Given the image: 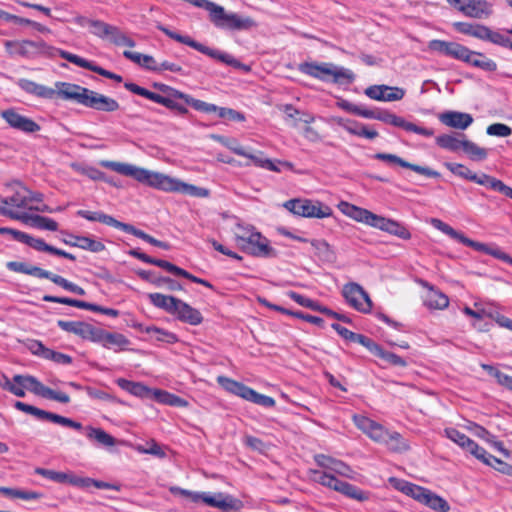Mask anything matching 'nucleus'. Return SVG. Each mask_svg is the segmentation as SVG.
I'll return each mask as SVG.
<instances>
[{"label": "nucleus", "instance_id": "2", "mask_svg": "<svg viewBox=\"0 0 512 512\" xmlns=\"http://www.w3.org/2000/svg\"><path fill=\"white\" fill-rule=\"evenodd\" d=\"M58 88V96L63 100H72L76 103L101 112H114L120 107L114 98L90 90L78 84L58 81L55 83Z\"/></svg>", "mask_w": 512, "mask_h": 512}, {"label": "nucleus", "instance_id": "19", "mask_svg": "<svg viewBox=\"0 0 512 512\" xmlns=\"http://www.w3.org/2000/svg\"><path fill=\"white\" fill-rule=\"evenodd\" d=\"M454 30L458 33L475 37L482 41L492 42L495 31L488 26L479 23L454 22L452 24Z\"/></svg>", "mask_w": 512, "mask_h": 512}, {"label": "nucleus", "instance_id": "64", "mask_svg": "<svg viewBox=\"0 0 512 512\" xmlns=\"http://www.w3.org/2000/svg\"><path fill=\"white\" fill-rule=\"evenodd\" d=\"M466 451L484 464H492L490 457H493V455L488 453L483 447L479 446L474 440L471 441V444H469Z\"/></svg>", "mask_w": 512, "mask_h": 512}, {"label": "nucleus", "instance_id": "23", "mask_svg": "<svg viewBox=\"0 0 512 512\" xmlns=\"http://www.w3.org/2000/svg\"><path fill=\"white\" fill-rule=\"evenodd\" d=\"M61 233L68 236V239H63L66 245L71 247H78L93 253H99L105 250V245L99 241L88 236H80L72 233L62 231Z\"/></svg>", "mask_w": 512, "mask_h": 512}, {"label": "nucleus", "instance_id": "28", "mask_svg": "<svg viewBox=\"0 0 512 512\" xmlns=\"http://www.w3.org/2000/svg\"><path fill=\"white\" fill-rule=\"evenodd\" d=\"M35 474L40 475L46 479L60 484H70L74 487L79 485V477L72 472H60L50 469L37 467L34 470Z\"/></svg>", "mask_w": 512, "mask_h": 512}, {"label": "nucleus", "instance_id": "62", "mask_svg": "<svg viewBox=\"0 0 512 512\" xmlns=\"http://www.w3.org/2000/svg\"><path fill=\"white\" fill-rule=\"evenodd\" d=\"M315 481L325 487L338 491L343 480L338 479L330 473L316 471Z\"/></svg>", "mask_w": 512, "mask_h": 512}, {"label": "nucleus", "instance_id": "24", "mask_svg": "<svg viewBox=\"0 0 512 512\" xmlns=\"http://www.w3.org/2000/svg\"><path fill=\"white\" fill-rule=\"evenodd\" d=\"M196 102L200 105L192 106V108L197 111L204 112L207 114L216 112L220 118L228 119L231 121L241 122V121L245 120L244 115L241 112H238L234 109L226 108V107H218L215 104L207 103V102L199 100V99H196Z\"/></svg>", "mask_w": 512, "mask_h": 512}, {"label": "nucleus", "instance_id": "48", "mask_svg": "<svg viewBox=\"0 0 512 512\" xmlns=\"http://www.w3.org/2000/svg\"><path fill=\"white\" fill-rule=\"evenodd\" d=\"M248 243L251 245V251L254 255L266 256L269 253L268 240L259 232H252L248 237Z\"/></svg>", "mask_w": 512, "mask_h": 512}, {"label": "nucleus", "instance_id": "12", "mask_svg": "<svg viewBox=\"0 0 512 512\" xmlns=\"http://www.w3.org/2000/svg\"><path fill=\"white\" fill-rule=\"evenodd\" d=\"M124 87L128 91L136 95L142 96L144 98H147L157 104L163 105L167 109L176 111L180 115H186L189 112L185 105L176 101L177 99H180L179 97H164L163 95L152 92L133 82H125Z\"/></svg>", "mask_w": 512, "mask_h": 512}, {"label": "nucleus", "instance_id": "33", "mask_svg": "<svg viewBox=\"0 0 512 512\" xmlns=\"http://www.w3.org/2000/svg\"><path fill=\"white\" fill-rule=\"evenodd\" d=\"M389 483L394 489L415 499L418 502L421 498V495L425 492V487L419 486L417 484L397 477H390Z\"/></svg>", "mask_w": 512, "mask_h": 512}, {"label": "nucleus", "instance_id": "20", "mask_svg": "<svg viewBox=\"0 0 512 512\" xmlns=\"http://www.w3.org/2000/svg\"><path fill=\"white\" fill-rule=\"evenodd\" d=\"M313 120V116L309 113L300 112L296 109H292L290 106V125L298 127L303 136L309 141H317L319 140V134L312 127L309 126V123Z\"/></svg>", "mask_w": 512, "mask_h": 512}, {"label": "nucleus", "instance_id": "41", "mask_svg": "<svg viewBox=\"0 0 512 512\" xmlns=\"http://www.w3.org/2000/svg\"><path fill=\"white\" fill-rule=\"evenodd\" d=\"M152 87L159 90L160 92L166 94L165 97H179L180 100H183L185 104H187L191 107L200 105L196 102V99L193 98L191 95L186 94L180 90H177L167 84L160 83V82H154L152 84Z\"/></svg>", "mask_w": 512, "mask_h": 512}, {"label": "nucleus", "instance_id": "35", "mask_svg": "<svg viewBox=\"0 0 512 512\" xmlns=\"http://www.w3.org/2000/svg\"><path fill=\"white\" fill-rule=\"evenodd\" d=\"M8 270L16 273L31 275L38 278L49 277L48 270L42 269L38 266L28 265L25 262L9 261L6 264Z\"/></svg>", "mask_w": 512, "mask_h": 512}, {"label": "nucleus", "instance_id": "44", "mask_svg": "<svg viewBox=\"0 0 512 512\" xmlns=\"http://www.w3.org/2000/svg\"><path fill=\"white\" fill-rule=\"evenodd\" d=\"M86 436L103 447H111L116 443V439L101 428L86 427Z\"/></svg>", "mask_w": 512, "mask_h": 512}, {"label": "nucleus", "instance_id": "15", "mask_svg": "<svg viewBox=\"0 0 512 512\" xmlns=\"http://www.w3.org/2000/svg\"><path fill=\"white\" fill-rule=\"evenodd\" d=\"M467 17L475 19L488 18L493 13L492 5L487 0H447Z\"/></svg>", "mask_w": 512, "mask_h": 512}, {"label": "nucleus", "instance_id": "39", "mask_svg": "<svg viewBox=\"0 0 512 512\" xmlns=\"http://www.w3.org/2000/svg\"><path fill=\"white\" fill-rule=\"evenodd\" d=\"M14 380L21 386H26V389L30 392L43 398H45L46 391L49 388L43 385L36 377L32 375L16 374L14 375Z\"/></svg>", "mask_w": 512, "mask_h": 512}, {"label": "nucleus", "instance_id": "45", "mask_svg": "<svg viewBox=\"0 0 512 512\" xmlns=\"http://www.w3.org/2000/svg\"><path fill=\"white\" fill-rule=\"evenodd\" d=\"M104 32L108 33V39L116 46H127L130 48L135 47V41L123 33L117 26H105Z\"/></svg>", "mask_w": 512, "mask_h": 512}, {"label": "nucleus", "instance_id": "51", "mask_svg": "<svg viewBox=\"0 0 512 512\" xmlns=\"http://www.w3.org/2000/svg\"><path fill=\"white\" fill-rule=\"evenodd\" d=\"M48 274H49V277H46V279H49L56 285L62 287L63 289H65L69 292H72L74 294L80 295V296L85 295V290L82 287H80L79 285L67 280L66 278H64L60 275L54 274L50 271H48Z\"/></svg>", "mask_w": 512, "mask_h": 512}, {"label": "nucleus", "instance_id": "55", "mask_svg": "<svg viewBox=\"0 0 512 512\" xmlns=\"http://www.w3.org/2000/svg\"><path fill=\"white\" fill-rule=\"evenodd\" d=\"M209 500L211 502V507L221 509L224 512H236L243 507V503L241 500L229 494L225 498L224 502H215L213 499Z\"/></svg>", "mask_w": 512, "mask_h": 512}, {"label": "nucleus", "instance_id": "37", "mask_svg": "<svg viewBox=\"0 0 512 512\" xmlns=\"http://www.w3.org/2000/svg\"><path fill=\"white\" fill-rule=\"evenodd\" d=\"M310 245L320 261L332 263L336 260V253L327 241L313 239L310 240Z\"/></svg>", "mask_w": 512, "mask_h": 512}, {"label": "nucleus", "instance_id": "27", "mask_svg": "<svg viewBox=\"0 0 512 512\" xmlns=\"http://www.w3.org/2000/svg\"><path fill=\"white\" fill-rule=\"evenodd\" d=\"M176 306L177 308L172 315H175L179 321L190 324L192 326L200 325L203 322V316L201 312L198 309L190 306L188 303L180 299Z\"/></svg>", "mask_w": 512, "mask_h": 512}, {"label": "nucleus", "instance_id": "6", "mask_svg": "<svg viewBox=\"0 0 512 512\" xmlns=\"http://www.w3.org/2000/svg\"><path fill=\"white\" fill-rule=\"evenodd\" d=\"M299 70L313 78L321 81H332L337 84H351L355 80L354 73L344 67H338L333 63L304 62L299 65Z\"/></svg>", "mask_w": 512, "mask_h": 512}, {"label": "nucleus", "instance_id": "32", "mask_svg": "<svg viewBox=\"0 0 512 512\" xmlns=\"http://www.w3.org/2000/svg\"><path fill=\"white\" fill-rule=\"evenodd\" d=\"M356 115L366 119L379 120L392 126H395V122L397 119V115L390 112L389 110L379 108L369 109L362 105H358Z\"/></svg>", "mask_w": 512, "mask_h": 512}, {"label": "nucleus", "instance_id": "18", "mask_svg": "<svg viewBox=\"0 0 512 512\" xmlns=\"http://www.w3.org/2000/svg\"><path fill=\"white\" fill-rule=\"evenodd\" d=\"M377 160L387 162L390 165H398L402 168L410 169L418 174L424 175L430 178H440L441 174L426 166H420L417 164L410 163L396 154L378 152L373 156Z\"/></svg>", "mask_w": 512, "mask_h": 512}, {"label": "nucleus", "instance_id": "1", "mask_svg": "<svg viewBox=\"0 0 512 512\" xmlns=\"http://www.w3.org/2000/svg\"><path fill=\"white\" fill-rule=\"evenodd\" d=\"M109 167L121 175L130 176L140 183L165 192H179L194 197H207L209 195V191L206 188L197 187L168 175L153 172L132 164L111 162Z\"/></svg>", "mask_w": 512, "mask_h": 512}, {"label": "nucleus", "instance_id": "5", "mask_svg": "<svg viewBox=\"0 0 512 512\" xmlns=\"http://www.w3.org/2000/svg\"><path fill=\"white\" fill-rule=\"evenodd\" d=\"M430 223L435 229L441 231L445 235L458 241L459 243L463 244L464 246L470 247V248L474 249L475 251L482 252L484 254L493 256L494 258H496L498 260H501L503 262H506V263H509L512 265V257L509 256L507 253L503 252L500 248L493 247L488 244L472 240V239L468 238L467 236H465L462 232L455 230L449 224L445 223L444 221H442L438 218H431Z\"/></svg>", "mask_w": 512, "mask_h": 512}, {"label": "nucleus", "instance_id": "50", "mask_svg": "<svg viewBox=\"0 0 512 512\" xmlns=\"http://www.w3.org/2000/svg\"><path fill=\"white\" fill-rule=\"evenodd\" d=\"M344 127L352 135L364 137L367 139H375L378 137V132L376 130L370 129L367 125L356 121L349 120Z\"/></svg>", "mask_w": 512, "mask_h": 512}, {"label": "nucleus", "instance_id": "57", "mask_svg": "<svg viewBox=\"0 0 512 512\" xmlns=\"http://www.w3.org/2000/svg\"><path fill=\"white\" fill-rule=\"evenodd\" d=\"M10 235L13 240L26 244L27 246L31 247L33 246V243L35 241V237L22 232L20 230H16L9 227H0V235Z\"/></svg>", "mask_w": 512, "mask_h": 512}, {"label": "nucleus", "instance_id": "21", "mask_svg": "<svg viewBox=\"0 0 512 512\" xmlns=\"http://www.w3.org/2000/svg\"><path fill=\"white\" fill-rule=\"evenodd\" d=\"M373 228H377L381 231L387 232L402 240H409L412 237L411 232L404 224L393 219L385 218L380 215H377Z\"/></svg>", "mask_w": 512, "mask_h": 512}, {"label": "nucleus", "instance_id": "8", "mask_svg": "<svg viewBox=\"0 0 512 512\" xmlns=\"http://www.w3.org/2000/svg\"><path fill=\"white\" fill-rule=\"evenodd\" d=\"M6 51L10 55H18L28 59H34L38 56H54L59 55L58 48L48 45L45 41L32 40H7L5 42Z\"/></svg>", "mask_w": 512, "mask_h": 512}, {"label": "nucleus", "instance_id": "13", "mask_svg": "<svg viewBox=\"0 0 512 512\" xmlns=\"http://www.w3.org/2000/svg\"><path fill=\"white\" fill-rule=\"evenodd\" d=\"M14 407L17 410L22 411L27 414H30L40 420H47V421H50V422H53V423H56V424H59V425L65 426V427L73 428L75 430L82 429V424L80 422L74 421L70 418H67V417L46 411V410H42L40 408H37L30 404H26L21 401H16L14 403Z\"/></svg>", "mask_w": 512, "mask_h": 512}, {"label": "nucleus", "instance_id": "40", "mask_svg": "<svg viewBox=\"0 0 512 512\" xmlns=\"http://www.w3.org/2000/svg\"><path fill=\"white\" fill-rule=\"evenodd\" d=\"M331 328L335 330L338 333V335H340L343 339L359 343L362 346H364L367 350H369V347L372 345L373 339L363 334L355 333L338 323H332Z\"/></svg>", "mask_w": 512, "mask_h": 512}, {"label": "nucleus", "instance_id": "56", "mask_svg": "<svg viewBox=\"0 0 512 512\" xmlns=\"http://www.w3.org/2000/svg\"><path fill=\"white\" fill-rule=\"evenodd\" d=\"M444 166L454 175L461 177L463 179L469 180L474 182V180H477L476 176L478 174L472 172L469 168H467L465 165L460 163H453V162H446Z\"/></svg>", "mask_w": 512, "mask_h": 512}, {"label": "nucleus", "instance_id": "36", "mask_svg": "<svg viewBox=\"0 0 512 512\" xmlns=\"http://www.w3.org/2000/svg\"><path fill=\"white\" fill-rule=\"evenodd\" d=\"M419 503L437 512H448L450 510L449 503L443 497L433 493L427 488H425V492L421 495Z\"/></svg>", "mask_w": 512, "mask_h": 512}, {"label": "nucleus", "instance_id": "29", "mask_svg": "<svg viewBox=\"0 0 512 512\" xmlns=\"http://www.w3.org/2000/svg\"><path fill=\"white\" fill-rule=\"evenodd\" d=\"M77 216L82 217L88 221L100 222L105 225L114 227L124 232L127 223L121 222L111 215L105 214L102 211H88V210H78L76 212Z\"/></svg>", "mask_w": 512, "mask_h": 512}, {"label": "nucleus", "instance_id": "43", "mask_svg": "<svg viewBox=\"0 0 512 512\" xmlns=\"http://www.w3.org/2000/svg\"><path fill=\"white\" fill-rule=\"evenodd\" d=\"M227 147L235 154L251 159L257 166L267 168L269 170H275L274 164L269 160H262L256 155L249 153L243 146L239 145L235 141L227 144Z\"/></svg>", "mask_w": 512, "mask_h": 512}, {"label": "nucleus", "instance_id": "54", "mask_svg": "<svg viewBox=\"0 0 512 512\" xmlns=\"http://www.w3.org/2000/svg\"><path fill=\"white\" fill-rule=\"evenodd\" d=\"M425 303L431 309H444L449 305V298L441 291L432 289Z\"/></svg>", "mask_w": 512, "mask_h": 512}, {"label": "nucleus", "instance_id": "60", "mask_svg": "<svg viewBox=\"0 0 512 512\" xmlns=\"http://www.w3.org/2000/svg\"><path fill=\"white\" fill-rule=\"evenodd\" d=\"M444 434L448 439H450L451 441H453L454 443H456L457 445H459L461 448H463L465 450L467 449V447L469 446V444H471V441L473 440L470 437H468L466 434L462 433L461 431H459L458 429L453 428V427L445 428Z\"/></svg>", "mask_w": 512, "mask_h": 512}, {"label": "nucleus", "instance_id": "26", "mask_svg": "<svg viewBox=\"0 0 512 512\" xmlns=\"http://www.w3.org/2000/svg\"><path fill=\"white\" fill-rule=\"evenodd\" d=\"M439 120L442 124L459 130H465L473 123L471 114L459 111H445L439 115Z\"/></svg>", "mask_w": 512, "mask_h": 512}, {"label": "nucleus", "instance_id": "46", "mask_svg": "<svg viewBox=\"0 0 512 512\" xmlns=\"http://www.w3.org/2000/svg\"><path fill=\"white\" fill-rule=\"evenodd\" d=\"M125 233H128V234H131L137 238H140L142 239L143 241L155 246V247H158V248H161V249H164V250H169L170 249V244L167 243V242H164V241H160L154 237H152L151 235L147 234L146 232H144L143 230H140L138 228H136L135 226L131 225V224H128L126 225V228L124 230Z\"/></svg>", "mask_w": 512, "mask_h": 512}, {"label": "nucleus", "instance_id": "10", "mask_svg": "<svg viewBox=\"0 0 512 512\" xmlns=\"http://www.w3.org/2000/svg\"><path fill=\"white\" fill-rule=\"evenodd\" d=\"M290 213L305 218L333 217L332 208L318 200L295 198L290 199Z\"/></svg>", "mask_w": 512, "mask_h": 512}, {"label": "nucleus", "instance_id": "9", "mask_svg": "<svg viewBox=\"0 0 512 512\" xmlns=\"http://www.w3.org/2000/svg\"><path fill=\"white\" fill-rule=\"evenodd\" d=\"M217 383L227 392L241 397L244 400L260 405L265 408L273 407L275 400L267 395L260 394L245 384L231 379L227 376L220 375L217 377Z\"/></svg>", "mask_w": 512, "mask_h": 512}, {"label": "nucleus", "instance_id": "58", "mask_svg": "<svg viewBox=\"0 0 512 512\" xmlns=\"http://www.w3.org/2000/svg\"><path fill=\"white\" fill-rule=\"evenodd\" d=\"M482 367L489 375L493 376L497 380L498 384L512 391V376L503 373L489 364H483Z\"/></svg>", "mask_w": 512, "mask_h": 512}, {"label": "nucleus", "instance_id": "59", "mask_svg": "<svg viewBox=\"0 0 512 512\" xmlns=\"http://www.w3.org/2000/svg\"><path fill=\"white\" fill-rule=\"evenodd\" d=\"M135 449L141 454H150L160 459L166 457L164 449L153 439L148 441L145 445L138 444Z\"/></svg>", "mask_w": 512, "mask_h": 512}, {"label": "nucleus", "instance_id": "22", "mask_svg": "<svg viewBox=\"0 0 512 512\" xmlns=\"http://www.w3.org/2000/svg\"><path fill=\"white\" fill-rule=\"evenodd\" d=\"M338 207L343 214L352 218L353 220L374 227L377 214H374L365 208L358 207L345 201H341Z\"/></svg>", "mask_w": 512, "mask_h": 512}, {"label": "nucleus", "instance_id": "63", "mask_svg": "<svg viewBox=\"0 0 512 512\" xmlns=\"http://www.w3.org/2000/svg\"><path fill=\"white\" fill-rule=\"evenodd\" d=\"M476 178H477V180H474L475 183L485 186L493 191H497V192L501 193V190L504 185V183L501 180H499L493 176H490L486 173H481V174L477 175Z\"/></svg>", "mask_w": 512, "mask_h": 512}, {"label": "nucleus", "instance_id": "52", "mask_svg": "<svg viewBox=\"0 0 512 512\" xmlns=\"http://www.w3.org/2000/svg\"><path fill=\"white\" fill-rule=\"evenodd\" d=\"M129 343L130 341L123 334L106 331L101 345L106 349H112L114 347L123 349L129 345Z\"/></svg>", "mask_w": 512, "mask_h": 512}, {"label": "nucleus", "instance_id": "30", "mask_svg": "<svg viewBox=\"0 0 512 512\" xmlns=\"http://www.w3.org/2000/svg\"><path fill=\"white\" fill-rule=\"evenodd\" d=\"M116 384L124 391L141 399H153L154 389H151L141 382L130 381L125 378H118Z\"/></svg>", "mask_w": 512, "mask_h": 512}, {"label": "nucleus", "instance_id": "38", "mask_svg": "<svg viewBox=\"0 0 512 512\" xmlns=\"http://www.w3.org/2000/svg\"><path fill=\"white\" fill-rule=\"evenodd\" d=\"M150 303L156 308L162 309L169 314H173L177 308L179 298L174 296L164 295L161 293H150L148 294Z\"/></svg>", "mask_w": 512, "mask_h": 512}, {"label": "nucleus", "instance_id": "7", "mask_svg": "<svg viewBox=\"0 0 512 512\" xmlns=\"http://www.w3.org/2000/svg\"><path fill=\"white\" fill-rule=\"evenodd\" d=\"M441 134L436 137L435 143L442 149L450 152H458L462 150L472 161H483L487 158L488 152L485 148L478 146L475 142L466 139L465 134Z\"/></svg>", "mask_w": 512, "mask_h": 512}, {"label": "nucleus", "instance_id": "61", "mask_svg": "<svg viewBox=\"0 0 512 512\" xmlns=\"http://www.w3.org/2000/svg\"><path fill=\"white\" fill-rule=\"evenodd\" d=\"M90 486H94L98 489H108L119 491L120 487L116 484L96 480L90 477H79V485L78 488H89Z\"/></svg>", "mask_w": 512, "mask_h": 512}, {"label": "nucleus", "instance_id": "49", "mask_svg": "<svg viewBox=\"0 0 512 512\" xmlns=\"http://www.w3.org/2000/svg\"><path fill=\"white\" fill-rule=\"evenodd\" d=\"M154 400L174 407H185L187 405V401L183 398L161 389H154Z\"/></svg>", "mask_w": 512, "mask_h": 512}, {"label": "nucleus", "instance_id": "31", "mask_svg": "<svg viewBox=\"0 0 512 512\" xmlns=\"http://www.w3.org/2000/svg\"><path fill=\"white\" fill-rule=\"evenodd\" d=\"M132 327L142 333L150 335L151 339H154L159 342L173 344L178 341V337L175 333L161 329L154 325L144 326L142 323H133Z\"/></svg>", "mask_w": 512, "mask_h": 512}, {"label": "nucleus", "instance_id": "14", "mask_svg": "<svg viewBox=\"0 0 512 512\" xmlns=\"http://www.w3.org/2000/svg\"><path fill=\"white\" fill-rule=\"evenodd\" d=\"M342 294L347 303L357 311L362 313L371 311L372 301L369 294L358 283L351 282L344 285Z\"/></svg>", "mask_w": 512, "mask_h": 512}, {"label": "nucleus", "instance_id": "11", "mask_svg": "<svg viewBox=\"0 0 512 512\" xmlns=\"http://www.w3.org/2000/svg\"><path fill=\"white\" fill-rule=\"evenodd\" d=\"M0 215L8 217L13 220H18L25 225L37 228L40 230L57 231L58 223L49 217L39 214H30L27 212H16L10 208L0 206Z\"/></svg>", "mask_w": 512, "mask_h": 512}, {"label": "nucleus", "instance_id": "4", "mask_svg": "<svg viewBox=\"0 0 512 512\" xmlns=\"http://www.w3.org/2000/svg\"><path fill=\"white\" fill-rule=\"evenodd\" d=\"M156 28L159 31L163 32L169 38H171L181 44H185L212 59H215V60H217L221 63H224L228 66H231L233 68L243 70L245 72L250 71V67L248 65L240 62L239 60H237L236 58H234L231 54H229L227 52L208 47V46L194 40L193 38H191L188 35H181L175 31L170 30L168 27H166L165 25H163L161 23L157 24Z\"/></svg>", "mask_w": 512, "mask_h": 512}, {"label": "nucleus", "instance_id": "25", "mask_svg": "<svg viewBox=\"0 0 512 512\" xmlns=\"http://www.w3.org/2000/svg\"><path fill=\"white\" fill-rule=\"evenodd\" d=\"M17 86L27 94L42 99L51 100L58 95V88L53 89L25 78L18 79Z\"/></svg>", "mask_w": 512, "mask_h": 512}, {"label": "nucleus", "instance_id": "47", "mask_svg": "<svg viewBox=\"0 0 512 512\" xmlns=\"http://www.w3.org/2000/svg\"><path fill=\"white\" fill-rule=\"evenodd\" d=\"M339 493L343 494L344 496L363 502L367 501L370 498V492L364 491L360 489L359 487L346 482L342 481L341 485L339 486L338 491Z\"/></svg>", "mask_w": 512, "mask_h": 512}, {"label": "nucleus", "instance_id": "42", "mask_svg": "<svg viewBox=\"0 0 512 512\" xmlns=\"http://www.w3.org/2000/svg\"><path fill=\"white\" fill-rule=\"evenodd\" d=\"M367 435L374 441L389 444L391 440H399L400 433L389 432L381 424L375 422L373 427L367 432Z\"/></svg>", "mask_w": 512, "mask_h": 512}, {"label": "nucleus", "instance_id": "3", "mask_svg": "<svg viewBox=\"0 0 512 512\" xmlns=\"http://www.w3.org/2000/svg\"><path fill=\"white\" fill-rule=\"evenodd\" d=\"M428 48L440 55L462 61L486 72L497 70V63L494 60L487 58L482 52L473 51L457 42L433 39L429 41Z\"/></svg>", "mask_w": 512, "mask_h": 512}, {"label": "nucleus", "instance_id": "34", "mask_svg": "<svg viewBox=\"0 0 512 512\" xmlns=\"http://www.w3.org/2000/svg\"><path fill=\"white\" fill-rule=\"evenodd\" d=\"M368 351L371 354H373L374 356L386 361L387 363H389L392 366H396V367H406L407 366V361L403 357H401L393 352L384 350L374 340L372 342V345L369 347Z\"/></svg>", "mask_w": 512, "mask_h": 512}, {"label": "nucleus", "instance_id": "53", "mask_svg": "<svg viewBox=\"0 0 512 512\" xmlns=\"http://www.w3.org/2000/svg\"><path fill=\"white\" fill-rule=\"evenodd\" d=\"M395 127H399L408 132H413L425 137H431L434 135V130L426 127L418 126L414 123L406 121L403 117L397 116Z\"/></svg>", "mask_w": 512, "mask_h": 512}, {"label": "nucleus", "instance_id": "16", "mask_svg": "<svg viewBox=\"0 0 512 512\" xmlns=\"http://www.w3.org/2000/svg\"><path fill=\"white\" fill-rule=\"evenodd\" d=\"M59 56L62 59H65L68 62L77 65L78 67L85 68L87 70L95 72L105 78L114 80L118 83L123 81V78L121 75L111 72L109 70H106V69L102 68L101 66L96 65L94 62L89 61V60H87L83 57H80L76 54H73L71 52H68L65 50H59Z\"/></svg>", "mask_w": 512, "mask_h": 512}, {"label": "nucleus", "instance_id": "17", "mask_svg": "<svg viewBox=\"0 0 512 512\" xmlns=\"http://www.w3.org/2000/svg\"><path fill=\"white\" fill-rule=\"evenodd\" d=\"M0 115L11 128L21 131L23 133H35L40 131L41 129L40 125L36 123L33 119L19 114L13 108L1 111Z\"/></svg>", "mask_w": 512, "mask_h": 512}]
</instances>
